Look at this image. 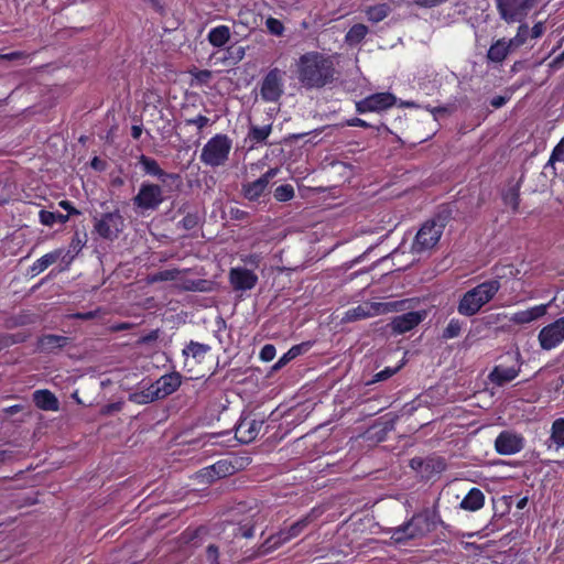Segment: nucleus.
<instances>
[{
    "label": "nucleus",
    "instance_id": "f257e3e1",
    "mask_svg": "<svg viewBox=\"0 0 564 564\" xmlns=\"http://www.w3.org/2000/svg\"><path fill=\"white\" fill-rule=\"evenodd\" d=\"M297 79L306 89H319L335 79V64L330 56L307 52L297 61Z\"/></svg>",
    "mask_w": 564,
    "mask_h": 564
},
{
    "label": "nucleus",
    "instance_id": "f03ea898",
    "mask_svg": "<svg viewBox=\"0 0 564 564\" xmlns=\"http://www.w3.org/2000/svg\"><path fill=\"white\" fill-rule=\"evenodd\" d=\"M437 525L445 527L438 511V503L414 513L411 519L393 529L392 539L401 543L408 540L422 539L433 532Z\"/></svg>",
    "mask_w": 564,
    "mask_h": 564
},
{
    "label": "nucleus",
    "instance_id": "7ed1b4c3",
    "mask_svg": "<svg viewBox=\"0 0 564 564\" xmlns=\"http://www.w3.org/2000/svg\"><path fill=\"white\" fill-rule=\"evenodd\" d=\"M501 284L498 280L485 281L470 289L460 297L457 311L463 316L476 315L482 306L489 303L500 290Z\"/></svg>",
    "mask_w": 564,
    "mask_h": 564
},
{
    "label": "nucleus",
    "instance_id": "20e7f679",
    "mask_svg": "<svg viewBox=\"0 0 564 564\" xmlns=\"http://www.w3.org/2000/svg\"><path fill=\"white\" fill-rule=\"evenodd\" d=\"M232 140L224 133H217L202 148L199 160L209 167L224 166L229 159Z\"/></svg>",
    "mask_w": 564,
    "mask_h": 564
},
{
    "label": "nucleus",
    "instance_id": "39448f33",
    "mask_svg": "<svg viewBox=\"0 0 564 564\" xmlns=\"http://www.w3.org/2000/svg\"><path fill=\"white\" fill-rule=\"evenodd\" d=\"M94 232L109 241L116 240L124 229V219L119 209L93 218Z\"/></svg>",
    "mask_w": 564,
    "mask_h": 564
},
{
    "label": "nucleus",
    "instance_id": "423d86ee",
    "mask_svg": "<svg viewBox=\"0 0 564 564\" xmlns=\"http://www.w3.org/2000/svg\"><path fill=\"white\" fill-rule=\"evenodd\" d=\"M536 2V0H496V9L506 23H521Z\"/></svg>",
    "mask_w": 564,
    "mask_h": 564
},
{
    "label": "nucleus",
    "instance_id": "0eeeda50",
    "mask_svg": "<svg viewBox=\"0 0 564 564\" xmlns=\"http://www.w3.org/2000/svg\"><path fill=\"white\" fill-rule=\"evenodd\" d=\"M285 72L274 67L263 77L260 97L265 102H278L284 93Z\"/></svg>",
    "mask_w": 564,
    "mask_h": 564
},
{
    "label": "nucleus",
    "instance_id": "6e6552de",
    "mask_svg": "<svg viewBox=\"0 0 564 564\" xmlns=\"http://www.w3.org/2000/svg\"><path fill=\"white\" fill-rule=\"evenodd\" d=\"M402 302H366L346 312L345 319L354 322L380 314L398 311Z\"/></svg>",
    "mask_w": 564,
    "mask_h": 564
},
{
    "label": "nucleus",
    "instance_id": "1a4fd4ad",
    "mask_svg": "<svg viewBox=\"0 0 564 564\" xmlns=\"http://www.w3.org/2000/svg\"><path fill=\"white\" fill-rule=\"evenodd\" d=\"M163 200L162 187L148 182L140 185L138 194L132 198L134 207L142 212L158 209Z\"/></svg>",
    "mask_w": 564,
    "mask_h": 564
},
{
    "label": "nucleus",
    "instance_id": "9d476101",
    "mask_svg": "<svg viewBox=\"0 0 564 564\" xmlns=\"http://www.w3.org/2000/svg\"><path fill=\"white\" fill-rule=\"evenodd\" d=\"M444 225L432 219L425 221L417 231L412 249L415 252H422L432 249L441 239Z\"/></svg>",
    "mask_w": 564,
    "mask_h": 564
},
{
    "label": "nucleus",
    "instance_id": "9b49d317",
    "mask_svg": "<svg viewBox=\"0 0 564 564\" xmlns=\"http://www.w3.org/2000/svg\"><path fill=\"white\" fill-rule=\"evenodd\" d=\"M508 358L511 359V365L499 364L494 367L488 378L489 380L499 387L507 384L518 377L521 371L522 356L519 350L513 354H508Z\"/></svg>",
    "mask_w": 564,
    "mask_h": 564
},
{
    "label": "nucleus",
    "instance_id": "f8f14e48",
    "mask_svg": "<svg viewBox=\"0 0 564 564\" xmlns=\"http://www.w3.org/2000/svg\"><path fill=\"white\" fill-rule=\"evenodd\" d=\"M538 341L543 350H552L564 341V316L543 326L538 334Z\"/></svg>",
    "mask_w": 564,
    "mask_h": 564
},
{
    "label": "nucleus",
    "instance_id": "ddd939ff",
    "mask_svg": "<svg viewBox=\"0 0 564 564\" xmlns=\"http://www.w3.org/2000/svg\"><path fill=\"white\" fill-rule=\"evenodd\" d=\"M410 467L422 478L431 479L446 469L445 459L440 456L413 457Z\"/></svg>",
    "mask_w": 564,
    "mask_h": 564
},
{
    "label": "nucleus",
    "instance_id": "4468645a",
    "mask_svg": "<svg viewBox=\"0 0 564 564\" xmlns=\"http://www.w3.org/2000/svg\"><path fill=\"white\" fill-rule=\"evenodd\" d=\"M397 97L391 93L372 94L356 102V110L359 113L382 111L395 105Z\"/></svg>",
    "mask_w": 564,
    "mask_h": 564
},
{
    "label": "nucleus",
    "instance_id": "2eb2a0df",
    "mask_svg": "<svg viewBox=\"0 0 564 564\" xmlns=\"http://www.w3.org/2000/svg\"><path fill=\"white\" fill-rule=\"evenodd\" d=\"M523 447L524 437L513 431H502L495 440V449L500 455H513L521 452Z\"/></svg>",
    "mask_w": 564,
    "mask_h": 564
},
{
    "label": "nucleus",
    "instance_id": "dca6fc26",
    "mask_svg": "<svg viewBox=\"0 0 564 564\" xmlns=\"http://www.w3.org/2000/svg\"><path fill=\"white\" fill-rule=\"evenodd\" d=\"M212 347L207 344L191 340L182 350L184 357V368L193 371L194 367L204 362Z\"/></svg>",
    "mask_w": 564,
    "mask_h": 564
},
{
    "label": "nucleus",
    "instance_id": "f3484780",
    "mask_svg": "<svg viewBox=\"0 0 564 564\" xmlns=\"http://www.w3.org/2000/svg\"><path fill=\"white\" fill-rule=\"evenodd\" d=\"M229 282L235 291H249L256 286L258 275L247 268H231L229 271Z\"/></svg>",
    "mask_w": 564,
    "mask_h": 564
},
{
    "label": "nucleus",
    "instance_id": "a211bd4d",
    "mask_svg": "<svg viewBox=\"0 0 564 564\" xmlns=\"http://www.w3.org/2000/svg\"><path fill=\"white\" fill-rule=\"evenodd\" d=\"M279 169H269L263 175H261L258 180L243 184L242 185V194L249 200H257L260 196H262L270 181L276 176Z\"/></svg>",
    "mask_w": 564,
    "mask_h": 564
},
{
    "label": "nucleus",
    "instance_id": "6ab92c4d",
    "mask_svg": "<svg viewBox=\"0 0 564 564\" xmlns=\"http://www.w3.org/2000/svg\"><path fill=\"white\" fill-rule=\"evenodd\" d=\"M425 316V312H408L393 317L390 327L395 334H404L416 327Z\"/></svg>",
    "mask_w": 564,
    "mask_h": 564
},
{
    "label": "nucleus",
    "instance_id": "aec40b11",
    "mask_svg": "<svg viewBox=\"0 0 564 564\" xmlns=\"http://www.w3.org/2000/svg\"><path fill=\"white\" fill-rule=\"evenodd\" d=\"M263 425L262 420H256L251 417L240 419L236 426V437L241 443L252 442L260 433Z\"/></svg>",
    "mask_w": 564,
    "mask_h": 564
},
{
    "label": "nucleus",
    "instance_id": "412c9836",
    "mask_svg": "<svg viewBox=\"0 0 564 564\" xmlns=\"http://www.w3.org/2000/svg\"><path fill=\"white\" fill-rule=\"evenodd\" d=\"M182 383V378L178 372H171L160 377L154 383H152L155 397L158 399H164L165 397L175 392Z\"/></svg>",
    "mask_w": 564,
    "mask_h": 564
},
{
    "label": "nucleus",
    "instance_id": "4be33fe9",
    "mask_svg": "<svg viewBox=\"0 0 564 564\" xmlns=\"http://www.w3.org/2000/svg\"><path fill=\"white\" fill-rule=\"evenodd\" d=\"M235 473V466L226 460H218L212 466L203 468L199 471V477H202L206 482H214L217 479L230 476Z\"/></svg>",
    "mask_w": 564,
    "mask_h": 564
},
{
    "label": "nucleus",
    "instance_id": "5701e85b",
    "mask_svg": "<svg viewBox=\"0 0 564 564\" xmlns=\"http://www.w3.org/2000/svg\"><path fill=\"white\" fill-rule=\"evenodd\" d=\"M516 48L506 37L495 41L487 51L486 58L488 63L502 64L508 55Z\"/></svg>",
    "mask_w": 564,
    "mask_h": 564
},
{
    "label": "nucleus",
    "instance_id": "b1692460",
    "mask_svg": "<svg viewBox=\"0 0 564 564\" xmlns=\"http://www.w3.org/2000/svg\"><path fill=\"white\" fill-rule=\"evenodd\" d=\"M139 163L142 166L143 172L147 175L154 176L159 178L161 182L165 183L167 180H176L178 178L177 174L166 173L163 171L156 160L147 156L144 154L140 155Z\"/></svg>",
    "mask_w": 564,
    "mask_h": 564
},
{
    "label": "nucleus",
    "instance_id": "393cba45",
    "mask_svg": "<svg viewBox=\"0 0 564 564\" xmlns=\"http://www.w3.org/2000/svg\"><path fill=\"white\" fill-rule=\"evenodd\" d=\"M550 304H541L533 307H530L524 311H519L510 317V322L514 324H529L535 319H539L540 317H543L546 312Z\"/></svg>",
    "mask_w": 564,
    "mask_h": 564
},
{
    "label": "nucleus",
    "instance_id": "a878e982",
    "mask_svg": "<svg viewBox=\"0 0 564 564\" xmlns=\"http://www.w3.org/2000/svg\"><path fill=\"white\" fill-rule=\"evenodd\" d=\"M308 523L310 517H304L294 522L289 528L281 530L276 535V541L274 542V545L289 542L290 540L296 538L308 525Z\"/></svg>",
    "mask_w": 564,
    "mask_h": 564
},
{
    "label": "nucleus",
    "instance_id": "bb28decb",
    "mask_svg": "<svg viewBox=\"0 0 564 564\" xmlns=\"http://www.w3.org/2000/svg\"><path fill=\"white\" fill-rule=\"evenodd\" d=\"M33 401L35 405L44 411H57L58 410V400L48 390H36L33 393Z\"/></svg>",
    "mask_w": 564,
    "mask_h": 564
},
{
    "label": "nucleus",
    "instance_id": "cd10ccee",
    "mask_svg": "<svg viewBox=\"0 0 564 564\" xmlns=\"http://www.w3.org/2000/svg\"><path fill=\"white\" fill-rule=\"evenodd\" d=\"M64 253L63 249H56L52 252H48L37 259L31 267L30 273L32 276H35L46 270L50 265L54 264Z\"/></svg>",
    "mask_w": 564,
    "mask_h": 564
},
{
    "label": "nucleus",
    "instance_id": "c85d7f7f",
    "mask_svg": "<svg viewBox=\"0 0 564 564\" xmlns=\"http://www.w3.org/2000/svg\"><path fill=\"white\" fill-rule=\"evenodd\" d=\"M485 495L478 488H471L465 498L460 501L459 507L463 510L475 512L484 507Z\"/></svg>",
    "mask_w": 564,
    "mask_h": 564
},
{
    "label": "nucleus",
    "instance_id": "c756f323",
    "mask_svg": "<svg viewBox=\"0 0 564 564\" xmlns=\"http://www.w3.org/2000/svg\"><path fill=\"white\" fill-rule=\"evenodd\" d=\"M69 341V338L61 335H44L39 340V348L42 351L51 352L55 349L65 347Z\"/></svg>",
    "mask_w": 564,
    "mask_h": 564
},
{
    "label": "nucleus",
    "instance_id": "7c9ffc66",
    "mask_svg": "<svg viewBox=\"0 0 564 564\" xmlns=\"http://www.w3.org/2000/svg\"><path fill=\"white\" fill-rule=\"evenodd\" d=\"M520 181L509 185V187L502 193V200L505 205L510 206L513 212H517L520 204Z\"/></svg>",
    "mask_w": 564,
    "mask_h": 564
},
{
    "label": "nucleus",
    "instance_id": "2f4dec72",
    "mask_svg": "<svg viewBox=\"0 0 564 564\" xmlns=\"http://www.w3.org/2000/svg\"><path fill=\"white\" fill-rule=\"evenodd\" d=\"M230 39L229 28L226 25H219L214 28L208 33V41L213 46L221 47Z\"/></svg>",
    "mask_w": 564,
    "mask_h": 564
},
{
    "label": "nucleus",
    "instance_id": "473e14b6",
    "mask_svg": "<svg viewBox=\"0 0 564 564\" xmlns=\"http://www.w3.org/2000/svg\"><path fill=\"white\" fill-rule=\"evenodd\" d=\"M307 350V344L303 343L300 345L292 346L272 367L273 370H280L286 366L291 360Z\"/></svg>",
    "mask_w": 564,
    "mask_h": 564
},
{
    "label": "nucleus",
    "instance_id": "72a5a7b5",
    "mask_svg": "<svg viewBox=\"0 0 564 564\" xmlns=\"http://www.w3.org/2000/svg\"><path fill=\"white\" fill-rule=\"evenodd\" d=\"M549 441L552 442L556 448L564 447V417H558L552 423Z\"/></svg>",
    "mask_w": 564,
    "mask_h": 564
},
{
    "label": "nucleus",
    "instance_id": "f704fd0d",
    "mask_svg": "<svg viewBox=\"0 0 564 564\" xmlns=\"http://www.w3.org/2000/svg\"><path fill=\"white\" fill-rule=\"evenodd\" d=\"M368 26L361 23L352 25L346 33L345 40L349 45L360 43L368 34Z\"/></svg>",
    "mask_w": 564,
    "mask_h": 564
},
{
    "label": "nucleus",
    "instance_id": "c9c22d12",
    "mask_svg": "<svg viewBox=\"0 0 564 564\" xmlns=\"http://www.w3.org/2000/svg\"><path fill=\"white\" fill-rule=\"evenodd\" d=\"M390 13V6L387 3H380L372 7H369L366 10V15L369 21L373 23H378L384 20Z\"/></svg>",
    "mask_w": 564,
    "mask_h": 564
},
{
    "label": "nucleus",
    "instance_id": "e433bc0d",
    "mask_svg": "<svg viewBox=\"0 0 564 564\" xmlns=\"http://www.w3.org/2000/svg\"><path fill=\"white\" fill-rule=\"evenodd\" d=\"M40 223L44 226L52 227L54 224H65L68 221V215L61 213H54L48 210H40L39 213Z\"/></svg>",
    "mask_w": 564,
    "mask_h": 564
},
{
    "label": "nucleus",
    "instance_id": "4c0bfd02",
    "mask_svg": "<svg viewBox=\"0 0 564 564\" xmlns=\"http://www.w3.org/2000/svg\"><path fill=\"white\" fill-rule=\"evenodd\" d=\"M129 400L135 404H148L159 399L158 397H155V391L153 390L152 384H150L147 389L142 391L131 393L129 395Z\"/></svg>",
    "mask_w": 564,
    "mask_h": 564
},
{
    "label": "nucleus",
    "instance_id": "58836bf2",
    "mask_svg": "<svg viewBox=\"0 0 564 564\" xmlns=\"http://www.w3.org/2000/svg\"><path fill=\"white\" fill-rule=\"evenodd\" d=\"M530 36H531L530 28H529L528 23L522 21L521 23H519L517 34L512 39H509V41L511 42L513 47L517 50L520 46H522L528 41V39Z\"/></svg>",
    "mask_w": 564,
    "mask_h": 564
},
{
    "label": "nucleus",
    "instance_id": "ea45409f",
    "mask_svg": "<svg viewBox=\"0 0 564 564\" xmlns=\"http://www.w3.org/2000/svg\"><path fill=\"white\" fill-rule=\"evenodd\" d=\"M463 328V322L458 318H452L447 326L443 329L442 338L444 340L456 338L460 335Z\"/></svg>",
    "mask_w": 564,
    "mask_h": 564
},
{
    "label": "nucleus",
    "instance_id": "a19ab883",
    "mask_svg": "<svg viewBox=\"0 0 564 564\" xmlns=\"http://www.w3.org/2000/svg\"><path fill=\"white\" fill-rule=\"evenodd\" d=\"M188 271H189L188 269L180 270L176 268L162 270V271L154 273L151 276V282L173 281V280H176L181 273L188 272Z\"/></svg>",
    "mask_w": 564,
    "mask_h": 564
},
{
    "label": "nucleus",
    "instance_id": "79ce46f5",
    "mask_svg": "<svg viewBox=\"0 0 564 564\" xmlns=\"http://www.w3.org/2000/svg\"><path fill=\"white\" fill-rule=\"evenodd\" d=\"M271 133V126L252 127L249 137L257 143L264 142Z\"/></svg>",
    "mask_w": 564,
    "mask_h": 564
},
{
    "label": "nucleus",
    "instance_id": "37998d69",
    "mask_svg": "<svg viewBox=\"0 0 564 564\" xmlns=\"http://www.w3.org/2000/svg\"><path fill=\"white\" fill-rule=\"evenodd\" d=\"M294 197V188L290 184L280 185L274 191V198L278 202H288Z\"/></svg>",
    "mask_w": 564,
    "mask_h": 564
},
{
    "label": "nucleus",
    "instance_id": "c03bdc74",
    "mask_svg": "<svg viewBox=\"0 0 564 564\" xmlns=\"http://www.w3.org/2000/svg\"><path fill=\"white\" fill-rule=\"evenodd\" d=\"M265 26L268 31L275 36H281L284 32L283 23L279 19L272 17L267 19Z\"/></svg>",
    "mask_w": 564,
    "mask_h": 564
},
{
    "label": "nucleus",
    "instance_id": "a18cd8bd",
    "mask_svg": "<svg viewBox=\"0 0 564 564\" xmlns=\"http://www.w3.org/2000/svg\"><path fill=\"white\" fill-rule=\"evenodd\" d=\"M556 162L564 163V138L556 144L553 149L552 154L549 160V164L553 165Z\"/></svg>",
    "mask_w": 564,
    "mask_h": 564
},
{
    "label": "nucleus",
    "instance_id": "49530a36",
    "mask_svg": "<svg viewBox=\"0 0 564 564\" xmlns=\"http://www.w3.org/2000/svg\"><path fill=\"white\" fill-rule=\"evenodd\" d=\"M199 224V217L197 214H187L180 223L178 226L184 230H192Z\"/></svg>",
    "mask_w": 564,
    "mask_h": 564
},
{
    "label": "nucleus",
    "instance_id": "de8ad7c7",
    "mask_svg": "<svg viewBox=\"0 0 564 564\" xmlns=\"http://www.w3.org/2000/svg\"><path fill=\"white\" fill-rule=\"evenodd\" d=\"M29 57V54L22 51H15L11 53L2 54L0 53V59L1 61H18L21 62V64H25L26 59Z\"/></svg>",
    "mask_w": 564,
    "mask_h": 564
},
{
    "label": "nucleus",
    "instance_id": "09e8293b",
    "mask_svg": "<svg viewBox=\"0 0 564 564\" xmlns=\"http://www.w3.org/2000/svg\"><path fill=\"white\" fill-rule=\"evenodd\" d=\"M210 122L209 118L198 115L195 118L185 119L186 126H196L198 130L204 129Z\"/></svg>",
    "mask_w": 564,
    "mask_h": 564
},
{
    "label": "nucleus",
    "instance_id": "8fccbe9b",
    "mask_svg": "<svg viewBox=\"0 0 564 564\" xmlns=\"http://www.w3.org/2000/svg\"><path fill=\"white\" fill-rule=\"evenodd\" d=\"M275 347L271 344H267L260 351V358L263 361H271L275 357Z\"/></svg>",
    "mask_w": 564,
    "mask_h": 564
},
{
    "label": "nucleus",
    "instance_id": "3c124183",
    "mask_svg": "<svg viewBox=\"0 0 564 564\" xmlns=\"http://www.w3.org/2000/svg\"><path fill=\"white\" fill-rule=\"evenodd\" d=\"M398 370H399L398 367L397 368L387 367L386 369L377 372L375 375L373 380L371 382H378V381L387 380L390 377H392Z\"/></svg>",
    "mask_w": 564,
    "mask_h": 564
},
{
    "label": "nucleus",
    "instance_id": "603ef678",
    "mask_svg": "<svg viewBox=\"0 0 564 564\" xmlns=\"http://www.w3.org/2000/svg\"><path fill=\"white\" fill-rule=\"evenodd\" d=\"M159 336H160V329H153L149 334L141 336L138 339L137 344L138 345H148V344L154 343L158 340Z\"/></svg>",
    "mask_w": 564,
    "mask_h": 564
},
{
    "label": "nucleus",
    "instance_id": "864d4df0",
    "mask_svg": "<svg viewBox=\"0 0 564 564\" xmlns=\"http://www.w3.org/2000/svg\"><path fill=\"white\" fill-rule=\"evenodd\" d=\"M206 556L209 562V564H219V550L216 545L210 544L206 549Z\"/></svg>",
    "mask_w": 564,
    "mask_h": 564
},
{
    "label": "nucleus",
    "instance_id": "5fc2aeb1",
    "mask_svg": "<svg viewBox=\"0 0 564 564\" xmlns=\"http://www.w3.org/2000/svg\"><path fill=\"white\" fill-rule=\"evenodd\" d=\"M192 75L199 84H207L212 78V72L208 69L195 70Z\"/></svg>",
    "mask_w": 564,
    "mask_h": 564
},
{
    "label": "nucleus",
    "instance_id": "6e6d98bb",
    "mask_svg": "<svg viewBox=\"0 0 564 564\" xmlns=\"http://www.w3.org/2000/svg\"><path fill=\"white\" fill-rule=\"evenodd\" d=\"M205 283H206L205 280H197V281L188 280L184 283L183 288H184V290H187V291H204L205 289L203 288V284H205Z\"/></svg>",
    "mask_w": 564,
    "mask_h": 564
},
{
    "label": "nucleus",
    "instance_id": "4d7b16f0",
    "mask_svg": "<svg viewBox=\"0 0 564 564\" xmlns=\"http://www.w3.org/2000/svg\"><path fill=\"white\" fill-rule=\"evenodd\" d=\"M98 314H99V310L89 311V312H85V313H75V314L69 315V317L88 321V319H93V318L97 317Z\"/></svg>",
    "mask_w": 564,
    "mask_h": 564
},
{
    "label": "nucleus",
    "instance_id": "13d9d810",
    "mask_svg": "<svg viewBox=\"0 0 564 564\" xmlns=\"http://www.w3.org/2000/svg\"><path fill=\"white\" fill-rule=\"evenodd\" d=\"M446 0H415L414 3L421 8H434L442 3H444Z\"/></svg>",
    "mask_w": 564,
    "mask_h": 564
},
{
    "label": "nucleus",
    "instance_id": "bf43d9fd",
    "mask_svg": "<svg viewBox=\"0 0 564 564\" xmlns=\"http://www.w3.org/2000/svg\"><path fill=\"white\" fill-rule=\"evenodd\" d=\"M544 23L543 22H536L532 29L530 30V35L532 39H538L540 36H542V34L544 33Z\"/></svg>",
    "mask_w": 564,
    "mask_h": 564
},
{
    "label": "nucleus",
    "instance_id": "052dcab7",
    "mask_svg": "<svg viewBox=\"0 0 564 564\" xmlns=\"http://www.w3.org/2000/svg\"><path fill=\"white\" fill-rule=\"evenodd\" d=\"M58 206H59L61 208H63V209H65V210H67V212H68V214H67V215H68V217H69L70 215H80V212H79L78 209H76V208L72 205V203H70L69 200H61V202L58 203Z\"/></svg>",
    "mask_w": 564,
    "mask_h": 564
},
{
    "label": "nucleus",
    "instance_id": "680f3d73",
    "mask_svg": "<svg viewBox=\"0 0 564 564\" xmlns=\"http://www.w3.org/2000/svg\"><path fill=\"white\" fill-rule=\"evenodd\" d=\"M564 66V51L557 55L550 64L549 67L552 70H557Z\"/></svg>",
    "mask_w": 564,
    "mask_h": 564
},
{
    "label": "nucleus",
    "instance_id": "e2e57ef3",
    "mask_svg": "<svg viewBox=\"0 0 564 564\" xmlns=\"http://www.w3.org/2000/svg\"><path fill=\"white\" fill-rule=\"evenodd\" d=\"M238 531L242 538L250 539L253 536V527L252 525L243 524V525L239 527Z\"/></svg>",
    "mask_w": 564,
    "mask_h": 564
},
{
    "label": "nucleus",
    "instance_id": "0e129e2a",
    "mask_svg": "<svg viewBox=\"0 0 564 564\" xmlns=\"http://www.w3.org/2000/svg\"><path fill=\"white\" fill-rule=\"evenodd\" d=\"M508 99L509 98L505 96H496L490 100V105L494 108H500L507 104Z\"/></svg>",
    "mask_w": 564,
    "mask_h": 564
},
{
    "label": "nucleus",
    "instance_id": "69168bd1",
    "mask_svg": "<svg viewBox=\"0 0 564 564\" xmlns=\"http://www.w3.org/2000/svg\"><path fill=\"white\" fill-rule=\"evenodd\" d=\"M347 126L349 127H362V128H369L370 124L366 122L365 120L360 118H352L347 121Z\"/></svg>",
    "mask_w": 564,
    "mask_h": 564
},
{
    "label": "nucleus",
    "instance_id": "338daca9",
    "mask_svg": "<svg viewBox=\"0 0 564 564\" xmlns=\"http://www.w3.org/2000/svg\"><path fill=\"white\" fill-rule=\"evenodd\" d=\"M142 134V127L141 126H132L131 127V137L134 140H138Z\"/></svg>",
    "mask_w": 564,
    "mask_h": 564
},
{
    "label": "nucleus",
    "instance_id": "774afa93",
    "mask_svg": "<svg viewBox=\"0 0 564 564\" xmlns=\"http://www.w3.org/2000/svg\"><path fill=\"white\" fill-rule=\"evenodd\" d=\"M130 327H131V325L129 323H120V324L113 325L112 329L116 332H119V330L129 329Z\"/></svg>",
    "mask_w": 564,
    "mask_h": 564
}]
</instances>
